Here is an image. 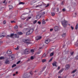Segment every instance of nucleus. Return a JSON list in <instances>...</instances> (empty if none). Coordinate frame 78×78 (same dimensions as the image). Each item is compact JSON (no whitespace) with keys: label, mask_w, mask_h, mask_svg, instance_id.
<instances>
[{"label":"nucleus","mask_w":78,"mask_h":78,"mask_svg":"<svg viewBox=\"0 0 78 78\" xmlns=\"http://www.w3.org/2000/svg\"><path fill=\"white\" fill-rule=\"evenodd\" d=\"M62 24L63 27L65 28L66 26H67L68 22L67 21L64 20L62 22Z\"/></svg>","instance_id":"1"},{"label":"nucleus","mask_w":78,"mask_h":78,"mask_svg":"<svg viewBox=\"0 0 78 78\" xmlns=\"http://www.w3.org/2000/svg\"><path fill=\"white\" fill-rule=\"evenodd\" d=\"M33 29H31L29 31H27V35H29V34H31V33H33Z\"/></svg>","instance_id":"2"},{"label":"nucleus","mask_w":78,"mask_h":78,"mask_svg":"<svg viewBox=\"0 0 78 78\" xmlns=\"http://www.w3.org/2000/svg\"><path fill=\"white\" fill-rule=\"evenodd\" d=\"M39 5H37L36 6L34 7L35 8H38V7H39V6H41L43 5V3H42V2H39Z\"/></svg>","instance_id":"3"},{"label":"nucleus","mask_w":78,"mask_h":78,"mask_svg":"<svg viewBox=\"0 0 78 78\" xmlns=\"http://www.w3.org/2000/svg\"><path fill=\"white\" fill-rule=\"evenodd\" d=\"M13 57L11 56L10 55H9L7 56V59H9L10 61H12L13 60Z\"/></svg>","instance_id":"4"},{"label":"nucleus","mask_w":78,"mask_h":78,"mask_svg":"<svg viewBox=\"0 0 78 78\" xmlns=\"http://www.w3.org/2000/svg\"><path fill=\"white\" fill-rule=\"evenodd\" d=\"M24 54H28L30 53V50L28 49H26L24 51Z\"/></svg>","instance_id":"5"},{"label":"nucleus","mask_w":78,"mask_h":78,"mask_svg":"<svg viewBox=\"0 0 78 78\" xmlns=\"http://www.w3.org/2000/svg\"><path fill=\"white\" fill-rule=\"evenodd\" d=\"M53 66L55 67H57V62L55 61H54L52 63Z\"/></svg>","instance_id":"6"},{"label":"nucleus","mask_w":78,"mask_h":78,"mask_svg":"<svg viewBox=\"0 0 78 78\" xmlns=\"http://www.w3.org/2000/svg\"><path fill=\"white\" fill-rule=\"evenodd\" d=\"M42 39V37L41 36H37L36 37V41H38V40H39V39Z\"/></svg>","instance_id":"7"},{"label":"nucleus","mask_w":78,"mask_h":78,"mask_svg":"<svg viewBox=\"0 0 78 78\" xmlns=\"http://www.w3.org/2000/svg\"><path fill=\"white\" fill-rule=\"evenodd\" d=\"M65 68L67 70H68V69H69V68H70V65L68 64L65 67Z\"/></svg>","instance_id":"8"},{"label":"nucleus","mask_w":78,"mask_h":78,"mask_svg":"<svg viewBox=\"0 0 78 78\" xmlns=\"http://www.w3.org/2000/svg\"><path fill=\"white\" fill-rule=\"evenodd\" d=\"M54 30L55 31H58V30H59V27L58 26L55 27H54Z\"/></svg>","instance_id":"9"},{"label":"nucleus","mask_w":78,"mask_h":78,"mask_svg":"<svg viewBox=\"0 0 78 78\" xmlns=\"http://www.w3.org/2000/svg\"><path fill=\"white\" fill-rule=\"evenodd\" d=\"M50 40L49 39H47L45 41V44H47L50 42Z\"/></svg>","instance_id":"10"},{"label":"nucleus","mask_w":78,"mask_h":78,"mask_svg":"<svg viewBox=\"0 0 78 78\" xmlns=\"http://www.w3.org/2000/svg\"><path fill=\"white\" fill-rule=\"evenodd\" d=\"M7 53L8 55H9V54H11V53H12V51L10 50H9L7 51Z\"/></svg>","instance_id":"11"},{"label":"nucleus","mask_w":78,"mask_h":78,"mask_svg":"<svg viewBox=\"0 0 78 78\" xmlns=\"http://www.w3.org/2000/svg\"><path fill=\"white\" fill-rule=\"evenodd\" d=\"M9 10H11L13 9V7L12 5H10L9 6Z\"/></svg>","instance_id":"12"},{"label":"nucleus","mask_w":78,"mask_h":78,"mask_svg":"<svg viewBox=\"0 0 78 78\" xmlns=\"http://www.w3.org/2000/svg\"><path fill=\"white\" fill-rule=\"evenodd\" d=\"M42 20V24L43 25H45V24L46 23V22H45V20L44 19H43Z\"/></svg>","instance_id":"13"},{"label":"nucleus","mask_w":78,"mask_h":78,"mask_svg":"<svg viewBox=\"0 0 78 78\" xmlns=\"http://www.w3.org/2000/svg\"><path fill=\"white\" fill-rule=\"evenodd\" d=\"M41 15H38L36 17V18L37 19H40V18H41Z\"/></svg>","instance_id":"14"},{"label":"nucleus","mask_w":78,"mask_h":78,"mask_svg":"<svg viewBox=\"0 0 78 78\" xmlns=\"http://www.w3.org/2000/svg\"><path fill=\"white\" fill-rule=\"evenodd\" d=\"M66 36V33H64L62 35V37H64Z\"/></svg>","instance_id":"15"},{"label":"nucleus","mask_w":78,"mask_h":78,"mask_svg":"<svg viewBox=\"0 0 78 78\" xmlns=\"http://www.w3.org/2000/svg\"><path fill=\"white\" fill-rule=\"evenodd\" d=\"M17 33L18 34H19V35H22V34H23V33L21 32H18Z\"/></svg>","instance_id":"16"},{"label":"nucleus","mask_w":78,"mask_h":78,"mask_svg":"<svg viewBox=\"0 0 78 78\" xmlns=\"http://www.w3.org/2000/svg\"><path fill=\"white\" fill-rule=\"evenodd\" d=\"M34 59V57H33V56H31L30 58H29L28 59V61H30L31 60L33 59Z\"/></svg>","instance_id":"17"},{"label":"nucleus","mask_w":78,"mask_h":78,"mask_svg":"<svg viewBox=\"0 0 78 78\" xmlns=\"http://www.w3.org/2000/svg\"><path fill=\"white\" fill-rule=\"evenodd\" d=\"M14 36V34H11L10 35V36L7 35V37H12V36Z\"/></svg>","instance_id":"18"},{"label":"nucleus","mask_w":78,"mask_h":78,"mask_svg":"<svg viewBox=\"0 0 78 78\" xmlns=\"http://www.w3.org/2000/svg\"><path fill=\"white\" fill-rule=\"evenodd\" d=\"M15 37H16L17 38H19V36L16 34H15Z\"/></svg>","instance_id":"19"},{"label":"nucleus","mask_w":78,"mask_h":78,"mask_svg":"<svg viewBox=\"0 0 78 78\" xmlns=\"http://www.w3.org/2000/svg\"><path fill=\"white\" fill-rule=\"evenodd\" d=\"M53 55H54V52H52L51 53L50 55V56H53Z\"/></svg>","instance_id":"20"},{"label":"nucleus","mask_w":78,"mask_h":78,"mask_svg":"<svg viewBox=\"0 0 78 78\" xmlns=\"http://www.w3.org/2000/svg\"><path fill=\"white\" fill-rule=\"evenodd\" d=\"M45 13L44 12H43L42 13H41L40 15H41V16H41H41H43L44 15V14H45Z\"/></svg>","instance_id":"21"},{"label":"nucleus","mask_w":78,"mask_h":78,"mask_svg":"<svg viewBox=\"0 0 78 78\" xmlns=\"http://www.w3.org/2000/svg\"><path fill=\"white\" fill-rule=\"evenodd\" d=\"M47 55V54L45 53L44 54H43L42 56V58H45L46 57V56Z\"/></svg>","instance_id":"22"},{"label":"nucleus","mask_w":78,"mask_h":78,"mask_svg":"<svg viewBox=\"0 0 78 78\" xmlns=\"http://www.w3.org/2000/svg\"><path fill=\"white\" fill-rule=\"evenodd\" d=\"M5 64H9V61L8 60H7L5 62Z\"/></svg>","instance_id":"23"},{"label":"nucleus","mask_w":78,"mask_h":78,"mask_svg":"<svg viewBox=\"0 0 78 78\" xmlns=\"http://www.w3.org/2000/svg\"><path fill=\"white\" fill-rule=\"evenodd\" d=\"M27 41H28V40H26L25 39L23 40V42H25V43H27Z\"/></svg>","instance_id":"24"},{"label":"nucleus","mask_w":78,"mask_h":78,"mask_svg":"<svg viewBox=\"0 0 78 78\" xmlns=\"http://www.w3.org/2000/svg\"><path fill=\"white\" fill-rule=\"evenodd\" d=\"M25 3L22 2H20L19 3V5H24Z\"/></svg>","instance_id":"25"},{"label":"nucleus","mask_w":78,"mask_h":78,"mask_svg":"<svg viewBox=\"0 0 78 78\" xmlns=\"http://www.w3.org/2000/svg\"><path fill=\"white\" fill-rule=\"evenodd\" d=\"M21 19H23V20H25V19H26V18H25V17L23 16H21Z\"/></svg>","instance_id":"26"},{"label":"nucleus","mask_w":78,"mask_h":78,"mask_svg":"<svg viewBox=\"0 0 78 78\" xmlns=\"http://www.w3.org/2000/svg\"><path fill=\"white\" fill-rule=\"evenodd\" d=\"M46 61H47V60L45 59H43L42 60V62H46Z\"/></svg>","instance_id":"27"},{"label":"nucleus","mask_w":78,"mask_h":78,"mask_svg":"<svg viewBox=\"0 0 78 78\" xmlns=\"http://www.w3.org/2000/svg\"><path fill=\"white\" fill-rule=\"evenodd\" d=\"M76 72V69H75L72 72V73H75V72Z\"/></svg>","instance_id":"28"},{"label":"nucleus","mask_w":78,"mask_h":78,"mask_svg":"<svg viewBox=\"0 0 78 78\" xmlns=\"http://www.w3.org/2000/svg\"><path fill=\"white\" fill-rule=\"evenodd\" d=\"M78 24H77L76 26V28H75V29L76 30H77V29H78Z\"/></svg>","instance_id":"29"},{"label":"nucleus","mask_w":78,"mask_h":78,"mask_svg":"<svg viewBox=\"0 0 78 78\" xmlns=\"http://www.w3.org/2000/svg\"><path fill=\"white\" fill-rule=\"evenodd\" d=\"M15 29H17L18 28V26H17V25H16L15 27H14Z\"/></svg>","instance_id":"30"},{"label":"nucleus","mask_w":78,"mask_h":78,"mask_svg":"<svg viewBox=\"0 0 78 78\" xmlns=\"http://www.w3.org/2000/svg\"><path fill=\"white\" fill-rule=\"evenodd\" d=\"M4 58H5L4 57L1 56V57H0V59H1V60L3 59H4Z\"/></svg>","instance_id":"31"},{"label":"nucleus","mask_w":78,"mask_h":78,"mask_svg":"<svg viewBox=\"0 0 78 78\" xmlns=\"http://www.w3.org/2000/svg\"><path fill=\"white\" fill-rule=\"evenodd\" d=\"M55 13L54 12H52L51 13V15L52 16H54L55 15Z\"/></svg>","instance_id":"32"},{"label":"nucleus","mask_w":78,"mask_h":78,"mask_svg":"<svg viewBox=\"0 0 78 78\" xmlns=\"http://www.w3.org/2000/svg\"><path fill=\"white\" fill-rule=\"evenodd\" d=\"M31 53H33L34 52V49H31Z\"/></svg>","instance_id":"33"},{"label":"nucleus","mask_w":78,"mask_h":78,"mask_svg":"<svg viewBox=\"0 0 78 78\" xmlns=\"http://www.w3.org/2000/svg\"><path fill=\"white\" fill-rule=\"evenodd\" d=\"M63 71V69H61L58 72V73H61Z\"/></svg>","instance_id":"34"},{"label":"nucleus","mask_w":78,"mask_h":78,"mask_svg":"<svg viewBox=\"0 0 78 78\" xmlns=\"http://www.w3.org/2000/svg\"><path fill=\"white\" fill-rule=\"evenodd\" d=\"M31 18V16H30L27 19V20H29V19H30Z\"/></svg>","instance_id":"35"},{"label":"nucleus","mask_w":78,"mask_h":78,"mask_svg":"<svg viewBox=\"0 0 78 78\" xmlns=\"http://www.w3.org/2000/svg\"><path fill=\"white\" fill-rule=\"evenodd\" d=\"M37 22V20H35L34 21H33V23L34 24H35V23H36Z\"/></svg>","instance_id":"36"},{"label":"nucleus","mask_w":78,"mask_h":78,"mask_svg":"<svg viewBox=\"0 0 78 78\" xmlns=\"http://www.w3.org/2000/svg\"><path fill=\"white\" fill-rule=\"evenodd\" d=\"M16 65L14 64L12 66V68H13V67H16Z\"/></svg>","instance_id":"37"},{"label":"nucleus","mask_w":78,"mask_h":78,"mask_svg":"<svg viewBox=\"0 0 78 78\" xmlns=\"http://www.w3.org/2000/svg\"><path fill=\"white\" fill-rule=\"evenodd\" d=\"M53 59V57L51 58L50 59L49 61V62H51V61H52V60Z\"/></svg>","instance_id":"38"},{"label":"nucleus","mask_w":78,"mask_h":78,"mask_svg":"<svg viewBox=\"0 0 78 78\" xmlns=\"http://www.w3.org/2000/svg\"><path fill=\"white\" fill-rule=\"evenodd\" d=\"M5 35H2L0 36V37H5Z\"/></svg>","instance_id":"39"},{"label":"nucleus","mask_w":78,"mask_h":78,"mask_svg":"<svg viewBox=\"0 0 78 78\" xmlns=\"http://www.w3.org/2000/svg\"><path fill=\"white\" fill-rule=\"evenodd\" d=\"M47 72L46 71L44 73V76H45V75H47Z\"/></svg>","instance_id":"40"},{"label":"nucleus","mask_w":78,"mask_h":78,"mask_svg":"<svg viewBox=\"0 0 78 78\" xmlns=\"http://www.w3.org/2000/svg\"><path fill=\"white\" fill-rule=\"evenodd\" d=\"M11 23H16V21H11Z\"/></svg>","instance_id":"41"},{"label":"nucleus","mask_w":78,"mask_h":78,"mask_svg":"<svg viewBox=\"0 0 78 78\" xmlns=\"http://www.w3.org/2000/svg\"><path fill=\"white\" fill-rule=\"evenodd\" d=\"M71 29L72 30H73V29H74V28L72 26H71Z\"/></svg>","instance_id":"42"},{"label":"nucleus","mask_w":78,"mask_h":78,"mask_svg":"<svg viewBox=\"0 0 78 78\" xmlns=\"http://www.w3.org/2000/svg\"><path fill=\"white\" fill-rule=\"evenodd\" d=\"M40 53H41V51H39L37 53V55H39Z\"/></svg>","instance_id":"43"},{"label":"nucleus","mask_w":78,"mask_h":78,"mask_svg":"<svg viewBox=\"0 0 78 78\" xmlns=\"http://www.w3.org/2000/svg\"><path fill=\"white\" fill-rule=\"evenodd\" d=\"M76 59H78V53L77 54V56L76 57Z\"/></svg>","instance_id":"44"},{"label":"nucleus","mask_w":78,"mask_h":78,"mask_svg":"<svg viewBox=\"0 0 78 78\" xmlns=\"http://www.w3.org/2000/svg\"><path fill=\"white\" fill-rule=\"evenodd\" d=\"M20 62H21L20 61H18L16 63L17 64H19Z\"/></svg>","instance_id":"45"},{"label":"nucleus","mask_w":78,"mask_h":78,"mask_svg":"<svg viewBox=\"0 0 78 78\" xmlns=\"http://www.w3.org/2000/svg\"><path fill=\"white\" fill-rule=\"evenodd\" d=\"M38 23L39 24V25H41V22L39 21L38 22Z\"/></svg>","instance_id":"46"},{"label":"nucleus","mask_w":78,"mask_h":78,"mask_svg":"<svg viewBox=\"0 0 78 78\" xmlns=\"http://www.w3.org/2000/svg\"><path fill=\"white\" fill-rule=\"evenodd\" d=\"M6 20H4L3 21V23L4 24H5L6 23Z\"/></svg>","instance_id":"47"},{"label":"nucleus","mask_w":78,"mask_h":78,"mask_svg":"<svg viewBox=\"0 0 78 78\" xmlns=\"http://www.w3.org/2000/svg\"><path fill=\"white\" fill-rule=\"evenodd\" d=\"M15 49L16 50H19V46H17L16 48H15Z\"/></svg>","instance_id":"48"},{"label":"nucleus","mask_w":78,"mask_h":78,"mask_svg":"<svg viewBox=\"0 0 78 78\" xmlns=\"http://www.w3.org/2000/svg\"><path fill=\"white\" fill-rule=\"evenodd\" d=\"M50 5L49 4H48L46 6H45V7L46 8H47V7H48V6H49V5Z\"/></svg>","instance_id":"49"},{"label":"nucleus","mask_w":78,"mask_h":78,"mask_svg":"<svg viewBox=\"0 0 78 78\" xmlns=\"http://www.w3.org/2000/svg\"><path fill=\"white\" fill-rule=\"evenodd\" d=\"M71 55H73L74 52H71Z\"/></svg>","instance_id":"50"},{"label":"nucleus","mask_w":78,"mask_h":78,"mask_svg":"<svg viewBox=\"0 0 78 78\" xmlns=\"http://www.w3.org/2000/svg\"><path fill=\"white\" fill-rule=\"evenodd\" d=\"M63 11H66V9H62Z\"/></svg>","instance_id":"51"},{"label":"nucleus","mask_w":78,"mask_h":78,"mask_svg":"<svg viewBox=\"0 0 78 78\" xmlns=\"http://www.w3.org/2000/svg\"><path fill=\"white\" fill-rule=\"evenodd\" d=\"M53 29H50V31H53Z\"/></svg>","instance_id":"52"},{"label":"nucleus","mask_w":78,"mask_h":78,"mask_svg":"<svg viewBox=\"0 0 78 78\" xmlns=\"http://www.w3.org/2000/svg\"><path fill=\"white\" fill-rule=\"evenodd\" d=\"M57 12H58V11H59V9L58 8L57 9Z\"/></svg>","instance_id":"53"},{"label":"nucleus","mask_w":78,"mask_h":78,"mask_svg":"<svg viewBox=\"0 0 78 78\" xmlns=\"http://www.w3.org/2000/svg\"><path fill=\"white\" fill-rule=\"evenodd\" d=\"M60 69V67L59 66L58 67V70H59Z\"/></svg>","instance_id":"54"},{"label":"nucleus","mask_w":78,"mask_h":78,"mask_svg":"<svg viewBox=\"0 0 78 78\" xmlns=\"http://www.w3.org/2000/svg\"><path fill=\"white\" fill-rule=\"evenodd\" d=\"M30 75H33V73H32V72H30Z\"/></svg>","instance_id":"55"},{"label":"nucleus","mask_w":78,"mask_h":78,"mask_svg":"<svg viewBox=\"0 0 78 78\" xmlns=\"http://www.w3.org/2000/svg\"><path fill=\"white\" fill-rule=\"evenodd\" d=\"M48 19H47L46 20V22H48Z\"/></svg>","instance_id":"56"},{"label":"nucleus","mask_w":78,"mask_h":78,"mask_svg":"<svg viewBox=\"0 0 78 78\" xmlns=\"http://www.w3.org/2000/svg\"><path fill=\"white\" fill-rule=\"evenodd\" d=\"M5 2H6V0H5L3 2V3H5Z\"/></svg>","instance_id":"57"},{"label":"nucleus","mask_w":78,"mask_h":78,"mask_svg":"<svg viewBox=\"0 0 78 78\" xmlns=\"http://www.w3.org/2000/svg\"><path fill=\"white\" fill-rule=\"evenodd\" d=\"M15 75H16V74H14L13 75V76H15Z\"/></svg>","instance_id":"58"},{"label":"nucleus","mask_w":78,"mask_h":78,"mask_svg":"<svg viewBox=\"0 0 78 78\" xmlns=\"http://www.w3.org/2000/svg\"><path fill=\"white\" fill-rule=\"evenodd\" d=\"M18 73V72H16V74H17Z\"/></svg>","instance_id":"59"},{"label":"nucleus","mask_w":78,"mask_h":78,"mask_svg":"<svg viewBox=\"0 0 78 78\" xmlns=\"http://www.w3.org/2000/svg\"><path fill=\"white\" fill-rule=\"evenodd\" d=\"M76 14H77L76 13H74V15H76Z\"/></svg>","instance_id":"60"},{"label":"nucleus","mask_w":78,"mask_h":78,"mask_svg":"<svg viewBox=\"0 0 78 78\" xmlns=\"http://www.w3.org/2000/svg\"><path fill=\"white\" fill-rule=\"evenodd\" d=\"M19 27H20V28H21L22 27V26H21L20 25L19 26Z\"/></svg>","instance_id":"61"},{"label":"nucleus","mask_w":78,"mask_h":78,"mask_svg":"<svg viewBox=\"0 0 78 78\" xmlns=\"http://www.w3.org/2000/svg\"><path fill=\"white\" fill-rule=\"evenodd\" d=\"M41 48H40V49H41Z\"/></svg>","instance_id":"62"},{"label":"nucleus","mask_w":78,"mask_h":78,"mask_svg":"<svg viewBox=\"0 0 78 78\" xmlns=\"http://www.w3.org/2000/svg\"><path fill=\"white\" fill-rule=\"evenodd\" d=\"M35 2H34V3H35Z\"/></svg>","instance_id":"63"},{"label":"nucleus","mask_w":78,"mask_h":78,"mask_svg":"<svg viewBox=\"0 0 78 78\" xmlns=\"http://www.w3.org/2000/svg\"><path fill=\"white\" fill-rule=\"evenodd\" d=\"M69 25H70V24H69Z\"/></svg>","instance_id":"64"}]
</instances>
